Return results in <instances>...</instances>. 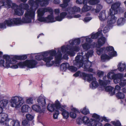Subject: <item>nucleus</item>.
Instances as JSON below:
<instances>
[{
	"instance_id": "1",
	"label": "nucleus",
	"mask_w": 126,
	"mask_h": 126,
	"mask_svg": "<svg viewBox=\"0 0 126 126\" xmlns=\"http://www.w3.org/2000/svg\"><path fill=\"white\" fill-rule=\"evenodd\" d=\"M80 43L79 39L70 40L69 41V45L67 46L66 48L64 46H62L61 49L58 48L57 52L52 50L47 51L38 55L35 57V58L38 60H43L46 63L48 67L50 66L55 63L59 64L61 62L62 59V54L61 51L63 53H66L71 56L75 55L74 51H78L79 49L76 45H79Z\"/></svg>"
},
{
	"instance_id": "2",
	"label": "nucleus",
	"mask_w": 126,
	"mask_h": 126,
	"mask_svg": "<svg viewBox=\"0 0 126 126\" xmlns=\"http://www.w3.org/2000/svg\"><path fill=\"white\" fill-rule=\"evenodd\" d=\"M93 53V50L91 49L83 56V52H81L76 57L75 61L74 62V64L78 67H82L85 71L89 72H93V69L90 68L92 66V62L88 61V59L89 57L92 56Z\"/></svg>"
},
{
	"instance_id": "3",
	"label": "nucleus",
	"mask_w": 126,
	"mask_h": 126,
	"mask_svg": "<svg viewBox=\"0 0 126 126\" xmlns=\"http://www.w3.org/2000/svg\"><path fill=\"white\" fill-rule=\"evenodd\" d=\"M70 0H63V3L60 4V5L63 10H65L66 12H63L60 13V16H58L55 17L56 20L58 21H61L66 16L68 19H70L73 18V15L76 13L79 12L80 11V8L74 6L72 7L64 9L68 5V3Z\"/></svg>"
},
{
	"instance_id": "4",
	"label": "nucleus",
	"mask_w": 126,
	"mask_h": 126,
	"mask_svg": "<svg viewBox=\"0 0 126 126\" xmlns=\"http://www.w3.org/2000/svg\"><path fill=\"white\" fill-rule=\"evenodd\" d=\"M35 15V10L31 9L25 12L24 17L22 20L20 18L9 19L5 20L4 24L8 26H11L14 24H21L22 23H29L31 22L32 19H34Z\"/></svg>"
},
{
	"instance_id": "5",
	"label": "nucleus",
	"mask_w": 126,
	"mask_h": 126,
	"mask_svg": "<svg viewBox=\"0 0 126 126\" xmlns=\"http://www.w3.org/2000/svg\"><path fill=\"white\" fill-rule=\"evenodd\" d=\"M52 11V10L50 8H39L37 11L38 19L40 22H52L56 21V19L54 18L53 15L52 14L49 15L46 18L43 17L45 12Z\"/></svg>"
},
{
	"instance_id": "6",
	"label": "nucleus",
	"mask_w": 126,
	"mask_h": 126,
	"mask_svg": "<svg viewBox=\"0 0 126 126\" xmlns=\"http://www.w3.org/2000/svg\"><path fill=\"white\" fill-rule=\"evenodd\" d=\"M37 101L39 105H40L41 107L36 105H33L32 106V109L40 113L44 112V109L46 104L45 98L40 96L38 98Z\"/></svg>"
},
{
	"instance_id": "7",
	"label": "nucleus",
	"mask_w": 126,
	"mask_h": 126,
	"mask_svg": "<svg viewBox=\"0 0 126 126\" xmlns=\"http://www.w3.org/2000/svg\"><path fill=\"white\" fill-rule=\"evenodd\" d=\"M24 98L19 96L12 97L10 101L11 106L16 109L19 108L24 103Z\"/></svg>"
},
{
	"instance_id": "8",
	"label": "nucleus",
	"mask_w": 126,
	"mask_h": 126,
	"mask_svg": "<svg viewBox=\"0 0 126 126\" xmlns=\"http://www.w3.org/2000/svg\"><path fill=\"white\" fill-rule=\"evenodd\" d=\"M106 78L107 77H105L103 78V80H99V83L101 86V88L103 89L105 88L106 91L109 92L111 95H113L115 94L114 88L110 86H108L105 88L106 85L109 84L110 82L109 80H107Z\"/></svg>"
},
{
	"instance_id": "9",
	"label": "nucleus",
	"mask_w": 126,
	"mask_h": 126,
	"mask_svg": "<svg viewBox=\"0 0 126 126\" xmlns=\"http://www.w3.org/2000/svg\"><path fill=\"white\" fill-rule=\"evenodd\" d=\"M102 31H99L95 34L92 33L91 38L92 39H95L98 36L101 37L99 38L98 40L97 44L96 45V47L97 48H100L105 43L106 41L105 38L102 37L103 34L102 33Z\"/></svg>"
},
{
	"instance_id": "10",
	"label": "nucleus",
	"mask_w": 126,
	"mask_h": 126,
	"mask_svg": "<svg viewBox=\"0 0 126 126\" xmlns=\"http://www.w3.org/2000/svg\"><path fill=\"white\" fill-rule=\"evenodd\" d=\"M37 63V62L34 60H26L24 62L19 63L18 65L21 68L26 66L28 68H32L34 67Z\"/></svg>"
},
{
	"instance_id": "11",
	"label": "nucleus",
	"mask_w": 126,
	"mask_h": 126,
	"mask_svg": "<svg viewBox=\"0 0 126 126\" xmlns=\"http://www.w3.org/2000/svg\"><path fill=\"white\" fill-rule=\"evenodd\" d=\"M123 76L122 74H114L112 72H110L107 75V78L110 79H113L115 83L119 82L121 79L123 77Z\"/></svg>"
},
{
	"instance_id": "12",
	"label": "nucleus",
	"mask_w": 126,
	"mask_h": 126,
	"mask_svg": "<svg viewBox=\"0 0 126 126\" xmlns=\"http://www.w3.org/2000/svg\"><path fill=\"white\" fill-rule=\"evenodd\" d=\"M55 104L57 109H59V110L62 112V114L63 117L66 119L67 118L69 117V113L67 111L65 110L62 108L65 107L66 106L64 105L62 106H61L58 100L55 101Z\"/></svg>"
},
{
	"instance_id": "13",
	"label": "nucleus",
	"mask_w": 126,
	"mask_h": 126,
	"mask_svg": "<svg viewBox=\"0 0 126 126\" xmlns=\"http://www.w3.org/2000/svg\"><path fill=\"white\" fill-rule=\"evenodd\" d=\"M120 3L119 1L113 3L111 6V8L109 12L110 14H116L118 13L117 9L120 6Z\"/></svg>"
},
{
	"instance_id": "14",
	"label": "nucleus",
	"mask_w": 126,
	"mask_h": 126,
	"mask_svg": "<svg viewBox=\"0 0 126 126\" xmlns=\"http://www.w3.org/2000/svg\"><path fill=\"white\" fill-rule=\"evenodd\" d=\"M15 4L10 0H0V9L1 7L3 6L9 8L15 6Z\"/></svg>"
},
{
	"instance_id": "15",
	"label": "nucleus",
	"mask_w": 126,
	"mask_h": 126,
	"mask_svg": "<svg viewBox=\"0 0 126 126\" xmlns=\"http://www.w3.org/2000/svg\"><path fill=\"white\" fill-rule=\"evenodd\" d=\"M100 2L99 0H77L76 2L77 3L83 4H86L88 2L89 4L91 5H94L99 3Z\"/></svg>"
},
{
	"instance_id": "16",
	"label": "nucleus",
	"mask_w": 126,
	"mask_h": 126,
	"mask_svg": "<svg viewBox=\"0 0 126 126\" xmlns=\"http://www.w3.org/2000/svg\"><path fill=\"white\" fill-rule=\"evenodd\" d=\"M69 67V68L71 69L72 71H75L77 70V68L73 66H69V64L66 63H63L61 66V69L64 71H65Z\"/></svg>"
},
{
	"instance_id": "17",
	"label": "nucleus",
	"mask_w": 126,
	"mask_h": 126,
	"mask_svg": "<svg viewBox=\"0 0 126 126\" xmlns=\"http://www.w3.org/2000/svg\"><path fill=\"white\" fill-rule=\"evenodd\" d=\"M82 121L84 124L90 126L94 125L95 122L94 119L91 118L89 120V118L86 116L83 117Z\"/></svg>"
},
{
	"instance_id": "18",
	"label": "nucleus",
	"mask_w": 126,
	"mask_h": 126,
	"mask_svg": "<svg viewBox=\"0 0 126 126\" xmlns=\"http://www.w3.org/2000/svg\"><path fill=\"white\" fill-rule=\"evenodd\" d=\"M109 14L110 15L108 17L109 18L108 24L109 26H111L116 22L117 18L114 16V14H110V12H109Z\"/></svg>"
},
{
	"instance_id": "19",
	"label": "nucleus",
	"mask_w": 126,
	"mask_h": 126,
	"mask_svg": "<svg viewBox=\"0 0 126 126\" xmlns=\"http://www.w3.org/2000/svg\"><path fill=\"white\" fill-rule=\"evenodd\" d=\"M73 75L76 77L80 76L83 79L85 80L90 81L91 80L89 78L90 77L89 76V74H87L83 72H80L79 71H78L76 72Z\"/></svg>"
},
{
	"instance_id": "20",
	"label": "nucleus",
	"mask_w": 126,
	"mask_h": 126,
	"mask_svg": "<svg viewBox=\"0 0 126 126\" xmlns=\"http://www.w3.org/2000/svg\"><path fill=\"white\" fill-rule=\"evenodd\" d=\"M89 79H91L90 81L87 80L88 81H92L91 85L92 86V88H96L98 86V83L97 81H96V79L94 77H93L92 74H89Z\"/></svg>"
},
{
	"instance_id": "21",
	"label": "nucleus",
	"mask_w": 126,
	"mask_h": 126,
	"mask_svg": "<svg viewBox=\"0 0 126 126\" xmlns=\"http://www.w3.org/2000/svg\"><path fill=\"white\" fill-rule=\"evenodd\" d=\"M106 49L107 51L110 52L109 53V54L111 57H114L117 56L116 52L115 51H114V48L113 47L109 46Z\"/></svg>"
},
{
	"instance_id": "22",
	"label": "nucleus",
	"mask_w": 126,
	"mask_h": 126,
	"mask_svg": "<svg viewBox=\"0 0 126 126\" xmlns=\"http://www.w3.org/2000/svg\"><path fill=\"white\" fill-rule=\"evenodd\" d=\"M7 114L5 113L2 112L0 114V123H3L7 120Z\"/></svg>"
},
{
	"instance_id": "23",
	"label": "nucleus",
	"mask_w": 126,
	"mask_h": 126,
	"mask_svg": "<svg viewBox=\"0 0 126 126\" xmlns=\"http://www.w3.org/2000/svg\"><path fill=\"white\" fill-rule=\"evenodd\" d=\"M106 14V13L105 11H103L101 12L100 13L99 16L100 20L103 21L107 18L108 16H107Z\"/></svg>"
},
{
	"instance_id": "24",
	"label": "nucleus",
	"mask_w": 126,
	"mask_h": 126,
	"mask_svg": "<svg viewBox=\"0 0 126 126\" xmlns=\"http://www.w3.org/2000/svg\"><path fill=\"white\" fill-rule=\"evenodd\" d=\"M71 110L72 111L70 113V116L72 118H75L77 116L76 113H78L79 111L77 109L74 108H71Z\"/></svg>"
},
{
	"instance_id": "25",
	"label": "nucleus",
	"mask_w": 126,
	"mask_h": 126,
	"mask_svg": "<svg viewBox=\"0 0 126 126\" xmlns=\"http://www.w3.org/2000/svg\"><path fill=\"white\" fill-rule=\"evenodd\" d=\"M5 126H20V123L17 120H13L11 122L10 126L6 122L5 123Z\"/></svg>"
},
{
	"instance_id": "26",
	"label": "nucleus",
	"mask_w": 126,
	"mask_h": 126,
	"mask_svg": "<svg viewBox=\"0 0 126 126\" xmlns=\"http://www.w3.org/2000/svg\"><path fill=\"white\" fill-rule=\"evenodd\" d=\"M55 102L54 104H49L47 106L48 110L50 112L53 111L54 110H59V109H57L56 107Z\"/></svg>"
},
{
	"instance_id": "27",
	"label": "nucleus",
	"mask_w": 126,
	"mask_h": 126,
	"mask_svg": "<svg viewBox=\"0 0 126 126\" xmlns=\"http://www.w3.org/2000/svg\"><path fill=\"white\" fill-rule=\"evenodd\" d=\"M8 100L4 99L0 101V106L3 109L7 106L8 103Z\"/></svg>"
},
{
	"instance_id": "28",
	"label": "nucleus",
	"mask_w": 126,
	"mask_h": 126,
	"mask_svg": "<svg viewBox=\"0 0 126 126\" xmlns=\"http://www.w3.org/2000/svg\"><path fill=\"white\" fill-rule=\"evenodd\" d=\"M30 107L27 105H23L21 108V111L23 113L27 112L30 109Z\"/></svg>"
},
{
	"instance_id": "29",
	"label": "nucleus",
	"mask_w": 126,
	"mask_h": 126,
	"mask_svg": "<svg viewBox=\"0 0 126 126\" xmlns=\"http://www.w3.org/2000/svg\"><path fill=\"white\" fill-rule=\"evenodd\" d=\"M102 6L100 4H97L96 5V8H93L92 11L94 13H98L102 8Z\"/></svg>"
},
{
	"instance_id": "30",
	"label": "nucleus",
	"mask_w": 126,
	"mask_h": 126,
	"mask_svg": "<svg viewBox=\"0 0 126 126\" xmlns=\"http://www.w3.org/2000/svg\"><path fill=\"white\" fill-rule=\"evenodd\" d=\"M86 4H84V6L82 9V11L83 12H85L90 10H91L92 11V10L93 8L92 6H88Z\"/></svg>"
},
{
	"instance_id": "31",
	"label": "nucleus",
	"mask_w": 126,
	"mask_h": 126,
	"mask_svg": "<svg viewBox=\"0 0 126 126\" xmlns=\"http://www.w3.org/2000/svg\"><path fill=\"white\" fill-rule=\"evenodd\" d=\"M124 93L120 91L118 92L116 94V96L118 99H123L125 98Z\"/></svg>"
},
{
	"instance_id": "32",
	"label": "nucleus",
	"mask_w": 126,
	"mask_h": 126,
	"mask_svg": "<svg viewBox=\"0 0 126 126\" xmlns=\"http://www.w3.org/2000/svg\"><path fill=\"white\" fill-rule=\"evenodd\" d=\"M126 67L125 64L120 63L118 66V69L121 72L124 71Z\"/></svg>"
},
{
	"instance_id": "33",
	"label": "nucleus",
	"mask_w": 126,
	"mask_h": 126,
	"mask_svg": "<svg viewBox=\"0 0 126 126\" xmlns=\"http://www.w3.org/2000/svg\"><path fill=\"white\" fill-rule=\"evenodd\" d=\"M125 19L123 18H119L117 21V24L118 26H121L125 23Z\"/></svg>"
},
{
	"instance_id": "34",
	"label": "nucleus",
	"mask_w": 126,
	"mask_h": 126,
	"mask_svg": "<svg viewBox=\"0 0 126 126\" xmlns=\"http://www.w3.org/2000/svg\"><path fill=\"white\" fill-rule=\"evenodd\" d=\"M24 13L23 10L20 9L18 8L15 10V14L18 16L22 15Z\"/></svg>"
},
{
	"instance_id": "35",
	"label": "nucleus",
	"mask_w": 126,
	"mask_h": 126,
	"mask_svg": "<svg viewBox=\"0 0 126 126\" xmlns=\"http://www.w3.org/2000/svg\"><path fill=\"white\" fill-rule=\"evenodd\" d=\"M110 56H108L105 54H104L102 55L101 56V58L102 60L103 61H104L106 60H108L111 58Z\"/></svg>"
},
{
	"instance_id": "36",
	"label": "nucleus",
	"mask_w": 126,
	"mask_h": 126,
	"mask_svg": "<svg viewBox=\"0 0 126 126\" xmlns=\"http://www.w3.org/2000/svg\"><path fill=\"white\" fill-rule=\"evenodd\" d=\"M33 99L32 97H29L27 98L26 100V104H32L33 103Z\"/></svg>"
},
{
	"instance_id": "37",
	"label": "nucleus",
	"mask_w": 126,
	"mask_h": 126,
	"mask_svg": "<svg viewBox=\"0 0 126 126\" xmlns=\"http://www.w3.org/2000/svg\"><path fill=\"white\" fill-rule=\"evenodd\" d=\"M21 124L23 126H30L29 121L26 119L22 120Z\"/></svg>"
},
{
	"instance_id": "38",
	"label": "nucleus",
	"mask_w": 126,
	"mask_h": 126,
	"mask_svg": "<svg viewBox=\"0 0 126 126\" xmlns=\"http://www.w3.org/2000/svg\"><path fill=\"white\" fill-rule=\"evenodd\" d=\"M21 56H15L14 57V58L13 59H12L11 60V59L10 58V59H9L10 62L11 63V62H12L13 60H15L16 61V62L15 63H16V59H16L17 60H21ZM14 64V63H13V64ZM11 64H10V65ZM10 66H11V65Z\"/></svg>"
},
{
	"instance_id": "39",
	"label": "nucleus",
	"mask_w": 126,
	"mask_h": 126,
	"mask_svg": "<svg viewBox=\"0 0 126 126\" xmlns=\"http://www.w3.org/2000/svg\"><path fill=\"white\" fill-rule=\"evenodd\" d=\"M82 47L83 49L86 50H87L91 47L90 44L86 43L82 45Z\"/></svg>"
},
{
	"instance_id": "40",
	"label": "nucleus",
	"mask_w": 126,
	"mask_h": 126,
	"mask_svg": "<svg viewBox=\"0 0 126 126\" xmlns=\"http://www.w3.org/2000/svg\"><path fill=\"white\" fill-rule=\"evenodd\" d=\"M81 112L84 115H86L89 113V112L88 110L86 108V107H85L83 109H81Z\"/></svg>"
},
{
	"instance_id": "41",
	"label": "nucleus",
	"mask_w": 126,
	"mask_h": 126,
	"mask_svg": "<svg viewBox=\"0 0 126 126\" xmlns=\"http://www.w3.org/2000/svg\"><path fill=\"white\" fill-rule=\"evenodd\" d=\"M26 117L27 120L30 121L32 120L34 118L33 116L29 114H27Z\"/></svg>"
},
{
	"instance_id": "42",
	"label": "nucleus",
	"mask_w": 126,
	"mask_h": 126,
	"mask_svg": "<svg viewBox=\"0 0 126 126\" xmlns=\"http://www.w3.org/2000/svg\"><path fill=\"white\" fill-rule=\"evenodd\" d=\"M92 117L93 118H95L97 120H98L99 121H101V117H100L96 113H94L92 115Z\"/></svg>"
},
{
	"instance_id": "43",
	"label": "nucleus",
	"mask_w": 126,
	"mask_h": 126,
	"mask_svg": "<svg viewBox=\"0 0 126 126\" xmlns=\"http://www.w3.org/2000/svg\"><path fill=\"white\" fill-rule=\"evenodd\" d=\"M59 110H55V113L53 115V117L55 119H56L58 118V115L59 114Z\"/></svg>"
},
{
	"instance_id": "44",
	"label": "nucleus",
	"mask_w": 126,
	"mask_h": 126,
	"mask_svg": "<svg viewBox=\"0 0 126 126\" xmlns=\"http://www.w3.org/2000/svg\"><path fill=\"white\" fill-rule=\"evenodd\" d=\"M112 124L115 126H120L121 124L120 122L118 121H113L112 122Z\"/></svg>"
},
{
	"instance_id": "45",
	"label": "nucleus",
	"mask_w": 126,
	"mask_h": 126,
	"mask_svg": "<svg viewBox=\"0 0 126 126\" xmlns=\"http://www.w3.org/2000/svg\"><path fill=\"white\" fill-rule=\"evenodd\" d=\"M120 87L118 85H116L115 87V89H114L115 93L116 92H120Z\"/></svg>"
},
{
	"instance_id": "46",
	"label": "nucleus",
	"mask_w": 126,
	"mask_h": 126,
	"mask_svg": "<svg viewBox=\"0 0 126 126\" xmlns=\"http://www.w3.org/2000/svg\"><path fill=\"white\" fill-rule=\"evenodd\" d=\"M103 51L105 52V50L103 48H101L99 49H97L96 52L98 55H100L102 53Z\"/></svg>"
},
{
	"instance_id": "47",
	"label": "nucleus",
	"mask_w": 126,
	"mask_h": 126,
	"mask_svg": "<svg viewBox=\"0 0 126 126\" xmlns=\"http://www.w3.org/2000/svg\"><path fill=\"white\" fill-rule=\"evenodd\" d=\"M94 120L95 121L94 124L95 126H103L102 124L98 121H96L95 120Z\"/></svg>"
},
{
	"instance_id": "48",
	"label": "nucleus",
	"mask_w": 126,
	"mask_h": 126,
	"mask_svg": "<svg viewBox=\"0 0 126 126\" xmlns=\"http://www.w3.org/2000/svg\"><path fill=\"white\" fill-rule=\"evenodd\" d=\"M108 26L109 25H107L105 27L103 30V32L104 33H106L108 32L109 29Z\"/></svg>"
},
{
	"instance_id": "49",
	"label": "nucleus",
	"mask_w": 126,
	"mask_h": 126,
	"mask_svg": "<svg viewBox=\"0 0 126 126\" xmlns=\"http://www.w3.org/2000/svg\"><path fill=\"white\" fill-rule=\"evenodd\" d=\"M101 119H102V120H101L100 121H102L103 120H104L106 122H108L109 121V120L107 119V118L105 117H101Z\"/></svg>"
},
{
	"instance_id": "50",
	"label": "nucleus",
	"mask_w": 126,
	"mask_h": 126,
	"mask_svg": "<svg viewBox=\"0 0 126 126\" xmlns=\"http://www.w3.org/2000/svg\"><path fill=\"white\" fill-rule=\"evenodd\" d=\"M60 13V10L59 9H55L54 10V13L56 15H58Z\"/></svg>"
},
{
	"instance_id": "51",
	"label": "nucleus",
	"mask_w": 126,
	"mask_h": 126,
	"mask_svg": "<svg viewBox=\"0 0 126 126\" xmlns=\"http://www.w3.org/2000/svg\"><path fill=\"white\" fill-rule=\"evenodd\" d=\"M91 19L92 18L90 17H86L84 18V21L87 22L90 21Z\"/></svg>"
},
{
	"instance_id": "52",
	"label": "nucleus",
	"mask_w": 126,
	"mask_h": 126,
	"mask_svg": "<svg viewBox=\"0 0 126 126\" xmlns=\"http://www.w3.org/2000/svg\"><path fill=\"white\" fill-rule=\"evenodd\" d=\"M104 73V72L100 71H98L97 72V74L99 76H102L103 75Z\"/></svg>"
},
{
	"instance_id": "53",
	"label": "nucleus",
	"mask_w": 126,
	"mask_h": 126,
	"mask_svg": "<svg viewBox=\"0 0 126 126\" xmlns=\"http://www.w3.org/2000/svg\"><path fill=\"white\" fill-rule=\"evenodd\" d=\"M6 28L5 25L3 23H0V29Z\"/></svg>"
},
{
	"instance_id": "54",
	"label": "nucleus",
	"mask_w": 126,
	"mask_h": 126,
	"mask_svg": "<svg viewBox=\"0 0 126 126\" xmlns=\"http://www.w3.org/2000/svg\"><path fill=\"white\" fill-rule=\"evenodd\" d=\"M6 95L5 94H1L0 93V99L5 98L6 97Z\"/></svg>"
},
{
	"instance_id": "55",
	"label": "nucleus",
	"mask_w": 126,
	"mask_h": 126,
	"mask_svg": "<svg viewBox=\"0 0 126 126\" xmlns=\"http://www.w3.org/2000/svg\"><path fill=\"white\" fill-rule=\"evenodd\" d=\"M86 41L89 43H90L92 41L91 38H87L86 39Z\"/></svg>"
},
{
	"instance_id": "56",
	"label": "nucleus",
	"mask_w": 126,
	"mask_h": 126,
	"mask_svg": "<svg viewBox=\"0 0 126 126\" xmlns=\"http://www.w3.org/2000/svg\"><path fill=\"white\" fill-rule=\"evenodd\" d=\"M11 67L13 68H18V66L17 65H14L12 66H11Z\"/></svg>"
},
{
	"instance_id": "57",
	"label": "nucleus",
	"mask_w": 126,
	"mask_h": 126,
	"mask_svg": "<svg viewBox=\"0 0 126 126\" xmlns=\"http://www.w3.org/2000/svg\"><path fill=\"white\" fill-rule=\"evenodd\" d=\"M54 2L55 4H58L60 3V1L59 0H54Z\"/></svg>"
},
{
	"instance_id": "58",
	"label": "nucleus",
	"mask_w": 126,
	"mask_h": 126,
	"mask_svg": "<svg viewBox=\"0 0 126 126\" xmlns=\"http://www.w3.org/2000/svg\"><path fill=\"white\" fill-rule=\"evenodd\" d=\"M21 60H24L27 59V57L25 55L21 56Z\"/></svg>"
},
{
	"instance_id": "59",
	"label": "nucleus",
	"mask_w": 126,
	"mask_h": 126,
	"mask_svg": "<svg viewBox=\"0 0 126 126\" xmlns=\"http://www.w3.org/2000/svg\"><path fill=\"white\" fill-rule=\"evenodd\" d=\"M105 0L108 3L110 4L112 2V0Z\"/></svg>"
},
{
	"instance_id": "60",
	"label": "nucleus",
	"mask_w": 126,
	"mask_h": 126,
	"mask_svg": "<svg viewBox=\"0 0 126 126\" xmlns=\"http://www.w3.org/2000/svg\"><path fill=\"white\" fill-rule=\"evenodd\" d=\"M80 17V15H73V18H79Z\"/></svg>"
},
{
	"instance_id": "61",
	"label": "nucleus",
	"mask_w": 126,
	"mask_h": 126,
	"mask_svg": "<svg viewBox=\"0 0 126 126\" xmlns=\"http://www.w3.org/2000/svg\"><path fill=\"white\" fill-rule=\"evenodd\" d=\"M3 108L1 107L0 106V114L2 113L3 112Z\"/></svg>"
},
{
	"instance_id": "62",
	"label": "nucleus",
	"mask_w": 126,
	"mask_h": 126,
	"mask_svg": "<svg viewBox=\"0 0 126 126\" xmlns=\"http://www.w3.org/2000/svg\"><path fill=\"white\" fill-rule=\"evenodd\" d=\"M63 58L64 59L66 60L68 59L67 56L66 55H64L63 57Z\"/></svg>"
},
{
	"instance_id": "63",
	"label": "nucleus",
	"mask_w": 126,
	"mask_h": 126,
	"mask_svg": "<svg viewBox=\"0 0 126 126\" xmlns=\"http://www.w3.org/2000/svg\"><path fill=\"white\" fill-rule=\"evenodd\" d=\"M104 126H111V125L108 123H106L105 124Z\"/></svg>"
},
{
	"instance_id": "64",
	"label": "nucleus",
	"mask_w": 126,
	"mask_h": 126,
	"mask_svg": "<svg viewBox=\"0 0 126 126\" xmlns=\"http://www.w3.org/2000/svg\"><path fill=\"white\" fill-rule=\"evenodd\" d=\"M122 90V91L124 93H125L126 92V89L125 88H123Z\"/></svg>"
}]
</instances>
